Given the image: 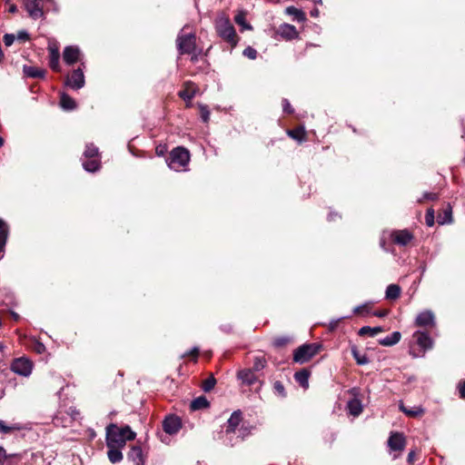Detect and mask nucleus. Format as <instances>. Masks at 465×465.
I'll use <instances>...</instances> for the list:
<instances>
[{
    "label": "nucleus",
    "instance_id": "f257e3e1",
    "mask_svg": "<svg viewBox=\"0 0 465 465\" xmlns=\"http://www.w3.org/2000/svg\"><path fill=\"white\" fill-rule=\"evenodd\" d=\"M136 437V433L126 425L118 427L116 424L111 423L106 427V446L124 448L126 441L133 440Z\"/></svg>",
    "mask_w": 465,
    "mask_h": 465
},
{
    "label": "nucleus",
    "instance_id": "f03ea898",
    "mask_svg": "<svg viewBox=\"0 0 465 465\" xmlns=\"http://www.w3.org/2000/svg\"><path fill=\"white\" fill-rule=\"evenodd\" d=\"M215 28L218 35L230 43L232 47L237 45L238 38L236 32L228 17L224 15L218 17L215 23Z\"/></svg>",
    "mask_w": 465,
    "mask_h": 465
},
{
    "label": "nucleus",
    "instance_id": "7ed1b4c3",
    "mask_svg": "<svg viewBox=\"0 0 465 465\" xmlns=\"http://www.w3.org/2000/svg\"><path fill=\"white\" fill-rule=\"evenodd\" d=\"M189 161V151L183 147H176L170 153L168 166L174 171H180L188 164Z\"/></svg>",
    "mask_w": 465,
    "mask_h": 465
},
{
    "label": "nucleus",
    "instance_id": "20e7f679",
    "mask_svg": "<svg viewBox=\"0 0 465 465\" xmlns=\"http://www.w3.org/2000/svg\"><path fill=\"white\" fill-rule=\"evenodd\" d=\"M320 346L316 343L303 344L295 350L293 361L298 363L309 361L319 351Z\"/></svg>",
    "mask_w": 465,
    "mask_h": 465
},
{
    "label": "nucleus",
    "instance_id": "39448f33",
    "mask_svg": "<svg viewBox=\"0 0 465 465\" xmlns=\"http://www.w3.org/2000/svg\"><path fill=\"white\" fill-rule=\"evenodd\" d=\"M177 47L180 54H193L196 48L195 35H179L177 37Z\"/></svg>",
    "mask_w": 465,
    "mask_h": 465
},
{
    "label": "nucleus",
    "instance_id": "423d86ee",
    "mask_svg": "<svg viewBox=\"0 0 465 465\" xmlns=\"http://www.w3.org/2000/svg\"><path fill=\"white\" fill-rule=\"evenodd\" d=\"M33 363L26 358H18L13 361L11 370L21 376L27 377L31 374Z\"/></svg>",
    "mask_w": 465,
    "mask_h": 465
},
{
    "label": "nucleus",
    "instance_id": "0eeeda50",
    "mask_svg": "<svg viewBox=\"0 0 465 465\" xmlns=\"http://www.w3.org/2000/svg\"><path fill=\"white\" fill-rule=\"evenodd\" d=\"M415 324L420 327H434L435 326V315L430 311L426 310L420 312L415 320Z\"/></svg>",
    "mask_w": 465,
    "mask_h": 465
},
{
    "label": "nucleus",
    "instance_id": "6e6552de",
    "mask_svg": "<svg viewBox=\"0 0 465 465\" xmlns=\"http://www.w3.org/2000/svg\"><path fill=\"white\" fill-rule=\"evenodd\" d=\"M24 5L30 17L33 19L44 17L45 13L39 5L38 0H24Z\"/></svg>",
    "mask_w": 465,
    "mask_h": 465
},
{
    "label": "nucleus",
    "instance_id": "1a4fd4ad",
    "mask_svg": "<svg viewBox=\"0 0 465 465\" xmlns=\"http://www.w3.org/2000/svg\"><path fill=\"white\" fill-rule=\"evenodd\" d=\"M406 445V439L403 434L399 432H393L391 434L388 440V446L391 450L401 451L404 450Z\"/></svg>",
    "mask_w": 465,
    "mask_h": 465
},
{
    "label": "nucleus",
    "instance_id": "9d476101",
    "mask_svg": "<svg viewBox=\"0 0 465 465\" xmlns=\"http://www.w3.org/2000/svg\"><path fill=\"white\" fill-rule=\"evenodd\" d=\"M66 84L72 89H80L84 85V75L81 69L74 70L70 76L67 77Z\"/></svg>",
    "mask_w": 465,
    "mask_h": 465
},
{
    "label": "nucleus",
    "instance_id": "9b49d317",
    "mask_svg": "<svg viewBox=\"0 0 465 465\" xmlns=\"http://www.w3.org/2000/svg\"><path fill=\"white\" fill-rule=\"evenodd\" d=\"M163 430L168 434H175L181 429V420L178 417L169 416L163 423Z\"/></svg>",
    "mask_w": 465,
    "mask_h": 465
},
{
    "label": "nucleus",
    "instance_id": "f8f14e48",
    "mask_svg": "<svg viewBox=\"0 0 465 465\" xmlns=\"http://www.w3.org/2000/svg\"><path fill=\"white\" fill-rule=\"evenodd\" d=\"M412 238V234L407 230L394 231L391 233L393 242L401 246L407 245Z\"/></svg>",
    "mask_w": 465,
    "mask_h": 465
},
{
    "label": "nucleus",
    "instance_id": "ddd939ff",
    "mask_svg": "<svg viewBox=\"0 0 465 465\" xmlns=\"http://www.w3.org/2000/svg\"><path fill=\"white\" fill-rule=\"evenodd\" d=\"M63 57L67 64H73L80 58V49L76 46H66L64 50Z\"/></svg>",
    "mask_w": 465,
    "mask_h": 465
},
{
    "label": "nucleus",
    "instance_id": "4468645a",
    "mask_svg": "<svg viewBox=\"0 0 465 465\" xmlns=\"http://www.w3.org/2000/svg\"><path fill=\"white\" fill-rule=\"evenodd\" d=\"M413 338L416 340L417 344L423 351L432 347V340L427 333L423 331H418L414 332Z\"/></svg>",
    "mask_w": 465,
    "mask_h": 465
},
{
    "label": "nucleus",
    "instance_id": "2eb2a0df",
    "mask_svg": "<svg viewBox=\"0 0 465 465\" xmlns=\"http://www.w3.org/2000/svg\"><path fill=\"white\" fill-rule=\"evenodd\" d=\"M48 51L50 54V67L54 71H59L60 65H59V59H60V53L58 46L55 44H50L48 46Z\"/></svg>",
    "mask_w": 465,
    "mask_h": 465
},
{
    "label": "nucleus",
    "instance_id": "dca6fc26",
    "mask_svg": "<svg viewBox=\"0 0 465 465\" xmlns=\"http://www.w3.org/2000/svg\"><path fill=\"white\" fill-rule=\"evenodd\" d=\"M278 33L281 35V36L287 40L295 39L299 35V33L296 30L295 26L289 24L282 25L279 27Z\"/></svg>",
    "mask_w": 465,
    "mask_h": 465
},
{
    "label": "nucleus",
    "instance_id": "f3484780",
    "mask_svg": "<svg viewBox=\"0 0 465 465\" xmlns=\"http://www.w3.org/2000/svg\"><path fill=\"white\" fill-rule=\"evenodd\" d=\"M127 457L134 463V465H144L143 450L138 446L132 447Z\"/></svg>",
    "mask_w": 465,
    "mask_h": 465
},
{
    "label": "nucleus",
    "instance_id": "a211bd4d",
    "mask_svg": "<svg viewBox=\"0 0 465 465\" xmlns=\"http://www.w3.org/2000/svg\"><path fill=\"white\" fill-rule=\"evenodd\" d=\"M196 86L193 83H186L183 90L179 92V96L184 101H191L196 94Z\"/></svg>",
    "mask_w": 465,
    "mask_h": 465
},
{
    "label": "nucleus",
    "instance_id": "6ab92c4d",
    "mask_svg": "<svg viewBox=\"0 0 465 465\" xmlns=\"http://www.w3.org/2000/svg\"><path fill=\"white\" fill-rule=\"evenodd\" d=\"M238 378L242 380V382L252 385L257 381V377L254 374V371L252 369L242 370L238 372Z\"/></svg>",
    "mask_w": 465,
    "mask_h": 465
},
{
    "label": "nucleus",
    "instance_id": "aec40b11",
    "mask_svg": "<svg viewBox=\"0 0 465 465\" xmlns=\"http://www.w3.org/2000/svg\"><path fill=\"white\" fill-rule=\"evenodd\" d=\"M24 74L31 78H43L45 77V70L35 67V66H28L25 65L23 68Z\"/></svg>",
    "mask_w": 465,
    "mask_h": 465
},
{
    "label": "nucleus",
    "instance_id": "412c9836",
    "mask_svg": "<svg viewBox=\"0 0 465 465\" xmlns=\"http://www.w3.org/2000/svg\"><path fill=\"white\" fill-rule=\"evenodd\" d=\"M241 412L240 411H234L230 419L228 420V425H227V429H226V432L227 433H230V432H234L236 428L238 427V425L240 424V421H241Z\"/></svg>",
    "mask_w": 465,
    "mask_h": 465
},
{
    "label": "nucleus",
    "instance_id": "4be33fe9",
    "mask_svg": "<svg viewBox=\"0 0 465 465\" xmlns=\"http://www.w3.org/2000/svg\"><path fill=\"white\" fill-rule=\"evenodd\" d=\"M309 377L310 372L305 369L297 371L294 374L295 381L304 389H307L309 387Z\"/></svg>",
    "mask_w": 465,
    "mask_h": 465
},
{
    "label": "nucleus",
    "instance_id": "5701e85b",
    "mask_svg": "<svg viewBox=\"0 0 465 465\" xmlns=\"http://www.w3.org/2000/svg\"><path fill=\"white\" fill-rule=\"evenodd\" d=\"M401 334L399 331L392 332L390 336H387L379 341V343L382 346H392L400 341Z\"/></svg>",
    "mask_w": 465,
    "mask_h": 465
},
{
    "label": "nucleus",
    "instance_id": "b1692460",
    "mask_svg": "<svg viewBox=\"0 0 465 465\" xmlns=\"http://www.w3.org/2000/svg\"><path fill=\"white\" fill-rule=\"evenodd\" d=\"M107 448L109 449L108 452H107V456H108L109 460L112 463H117L123 460L124 456L120 450V449H121L120 447H107Z\"/></svg>",
    "mask_w": 465,
    "mask_h": 465
},
{
    "label": "nucleus",
    "instance_id": "393cba45",
    "mask_svg": "<svg viewBox=\"0 0 465 465\" xmlns=\"http://www.w3.org/2000/svg\"><path fill=\"white\" fill-rule=\"evenodd\" d=\"M347 408L349 410V412L353 416H358L362 411L361 402L358 399L351 400L347 404Z\"/></svg>",
    "mask_w": 465,
    "mask_h": 465
},
{
    "label": "nucleus",
    "instance_id": "a878e982",
    "mask_svg": "<svg viewBox=\"0 0 465 465\" xmlns=\"http://www.w3.org/2000/svg\"><path fill=\"white\" fill-rule=\"evenodd\" d=\"M401 287L398 284H390L385 292V297L388 300H396L400 297Z\"/></svg>",
    "mask_w": 465,
    "mask_h": 465
},
{
    "label": "nucleus",
    "instance_id": "bb28decb",
    "mask_svg": "<svg viewBox=\"0 0 465 465\" xmlns=\"http://www.w3.org/2000/svg\"><path fill=\"white\" fill-rule=\"evenodd\" d=\"M246 14L243 11L238 12L234 17L235 23L242 27V30H252V26L246 22Z\"/></svg>",
    "mask_w": 465,
    "mask_h": 465
},
{
    "label": "nucleus",
    "instance_id": "cd10ccee",
    "mask_svg": "<svg viewBox=\"0 0 465 465\" xmlns=\"http://www.w3.org/2000/svg\"><path fill=\"white\" fill-rule=\"evenodd\" d=\"M60 104L64 110H73L76 107L74 100L66 94H62Z\"/></svg>",
    "mask_w": 465,
    "mask_h": 465
},
{
    "label": "nucleus",
    "instance_id": "c85d7f7f",
    "mask_svg": "<svg viewBox=\"0 0 465 465\" xmlns=\"http://www.w3.org/2000/svg\"><path fill=\"white\" fill-rule=\"evenodd\" d=\"M285 13L287 15H292L294 17V19L299 22H303L306 19L305 14L302 10H300L294 6H288L285 9Z\"/></svg>",
    "mask_w": 465,
    "mask_h": 465
},
{
    "label": "nucleus",
    "instance_id": "c756f323",
    "mask_svg": "<svg viewBox=\"0 0 465 465\" xmlns=\"http://www.w3.org/2000/svg\"><path fill=\"white\" fill-rule=\"evenodd\" d=\"M208 405H209V402L206 400V398L203 396H201V397L194 399L191 402V409L193 411L201 410V409H204V408L208 407Z\"/></svg>",
    "mask_w": 465,
    "mask_h": 465
},
{
    "label": "nucleus",
    "instance_id": "7c9ffc66",
    "mask_svg": "<svg viewBox=\"0 0 465 465\" xmlns=\"http://www.w3.org/2000/svg\"><path fill=\"white\" fill-rule=\"evenodd\" d=\"M451 208L450 206H448L443 212L442 213H440L438 215V223L440 224H446V223H451L452 221V217H451Z\"/></svg>",
    "mask_w": 465,
    "mask_h": 465
},
{
    "label": "nucleus",
    "instance_id": "2f4dec72",
    "mask_svg": "<svg viewBox=\"0 0 465 465\" xmlns=\"http://www.w3.org/2000/svg\"><path fill=\"white\" fill-rule=\"evenodd\" d=\"M383 331V329L381 327H369V326H364L362 328L360 329L359 331V335H370L371 337L377 335L378 333Z\"/></svg>",
    "mask_w": 465,
    "mask_h": 465
},
{
    "label": "nucleus",
    "instance_id": "473e14b6",
    "mask_svg": "<svg viewBox=\"0 0 465 465\" xmlns=\"http://www.w3.org/2000/svg\"><path fill=\"white\" fill-rule=\"evenodd\" d=\"M83 166L87 172H95L100 167V162L95 158H91L83 163Z\"/></svg>",
    "mask_w": 465,
    "mask_h": 465
},
{
    "label": "nucleus",
    "instance_id": "72a5a7b5",
    "mask_svg": "<svg viewBox=\"0 0 465 465\" xmlns=\"http://www.w3.org/2000/svg\"><path fill=\"white\" fill-rule=\"evenodd\" d=\"M401 410L410 417H420L424 413V410L420 407L408 409L401 405Z\"/></svg>",
    "mask_w": 465,
    "mask_h": 465
},
{
    "label": "nucleus",
    "instance_id": "f704fd0d",
    "mask_svg": "<svg viewBox=\"0 0 465 465\" xmlns=\"http://www.w3.org/2000/svg\"><path fill=\"white\" fill-rule=\"evenodd\" d=\"M287 133L290 137L297 141H302L305 136V130L303 127L289 130Z\"/></svg>",
    "mask_w": 465,
    "mask_h": 465
},
{
    "label": "nucleus",
    "instance_id": "c9c22d12",
    "mask_svg": "<svg viewBox=\"0 0 465 465\" xmlns=\"http://www.w3.org/2000/svg\"><path fill=\"white\" fill-rule=\"evenodd\" d=\"M351 353L359 365H364L369 362V359L367 358V356L364 354H361L355 347L351 349Z\"/></svg>",
    "mask_w": 465,
    "mask_h": 465
},
{
    "label": "nucleus",
    "instance_id": "e433bc0d",
    "mask_svg": "<svg viewBox=\"0 0 465 465\" xmlns=\"http://www.w3.org/2000/svg\"><path fill=\"white\" fill-rule=\"evenodd\" d=\"M266 366V360L264 357L257 356L254 358V362L252 366V371H259L262 369H264Z\"/></svg>",
    "mask_w": 465,
    "mask_h": 465
},
{
    "label": "nucleus",
    "instance_id": "4c0bfd02",
    "mask_svg": "<svg viewBox=\"0 0 465 465\" xmlns=\"http://www.w3.org/2000/svg\"><path fill=\"white\" fill-rule=\"evenodd\" d=\"M98 154V148L93 144L87 145L84 155L87 158H94Z\"/></svg>",
    "mask_w": 465,
    "mask_h": 465
},
{
    "label": "nucleus",
    "instance_id": "58836bf2",
    "mask_svg": "<svg viewBox=\"0 0 465 465\" xmlns=\"http://www.w3.org/2000/svg\"><path fill=\"white\" fill-rule=\"evenodd\" d=\"M215 383V379L213 377H210L203 382V390L204 391H210L214 387Z\"/></svg>",
    "mask_w": 465,
    "mask_h": 465
},
{
    "label": "nucleus",
    "instance_id": "ea45409f",
    "mask_svg": "<svg viewBox=\"0 0 465 465\" xmlns=\"http://www.w3.org/2000/svg\"><path fill=\"white\" fill-rule=\"evenodd\" d=\"M243 55L249 59L254 60L257 57V51L252 46H248L243 50Z\"/></svg>",
    "mask_w": 465,
    "mask_h": 465
},
{
    "label": "nucleus",
    "instance_id": "a19ab883",
    "mask_svg": "<svg viewBox=\"0 0 465 465\" xmlns=\"http://www.w3.org/2000/svg\"><path fill=\"white\" fill-rule=\"evenodd\" d=\"M199 107L203 121L205 123L208 122L210 119V111L208 110L207 106L201 104Z\"/></svg>",
    "mask_w": 465,
    "mask_h": 465
},
{
    "label": "nucleus",
    "instance_id": "79ce46f5",
    "mask_svg": "<svg viewBox=\"0 0 465 465\" xmlns=\"http://www.w3.org/2000/svg\"><path fill=\"white\" fill-rule=\"evenodd\" d=\"M425 221L426 224L430 227L434 224V211L432 209L427 211Z\"/></svg>",
    "mask_w": 465,
    "mask_h": 465
},
{
    "label": "nucleus",
    "instance_id": "37998d69",
    "mask_svg": "<svg viewBox=\"0 0 465 465\" xmlns=\"http://www.w3.org/2000/svg\"><path fill=\"white\" fill-rule=\"evenodd\" d=\"M288 342H289V339L288 338H286V337H280V338H276L273 341V345L275 347H282V346L286 345Z\"/></svg>",
    "mask_w": 465,
    "mask_h": 465
},
{
    "label": "nucleus",
    "instance_id": "c03bdc74",
    "mask_svg": "<svg viewBox=\"0 0 465 465\" xmlns=\"http://www.w3.org/2000/svg\"><path fill=\"white\" fill-rule=\"evenodd\" d=\"M15 39V35L12 34H6L4 36V43L6 46H10L13 45L14 41Z\"/></svg>",
    "mask_w": 465,
    "mask_h": 465
},
{
    "label": "nucleus",
    "instance_id": "a18cd8bd",
    "mask_svg": "<svg viewBox=\"0 0 465 465\" xmlns=\"http://www.w3.org/2000/svg\"><path fill=\"white\" fill-rule=\"evenodd\" d=\"M15 38L19 41L25 42V41L29 40V35L26 31L22 30L17 33V35L15 36Z\"/></svg>",
    "mask_w": 465,
    "mask_h": 465
},
{
    "label": "nucleus",
    "instance_id": "49530a36",
    "mask_svg": "<svg viewBox=\"0 0 465 465\" xmlns=\"http://www.w3.org/2000/svg\"><path fill=\"white\" fill-rule=\"evenodd\" d=\"M16 427H9L6 426L5 423L3 420H0V431L3 433H8L14 430H16Z\"/></svg>",
    "mask_w": 465,
    "mask_h": 465
},
{
    "label": "nucleus",
    "instance_id": "de8ad7c7",
    "mask_svg": "<svg viewBox=\"0 0 465 465\" xmlns=\"http://www.w3.org/2000/svg\"><path fill=\"white\" fill-rule=\"evenodd\" d=\"M7 233L0 232V252L4 251V248L6 243Z\"/></svg>",
    "mask_w": 465,
    "mask_h": 465
},
{
    "label": "nucleus",
    "instance_id": "09e8293b",
    "mask_svg": "<svg viewBox=\"0 0 465 465\" xmlns=\"http://www.w3.org/2000/svg\"><path fill=\"white\" fill-rule=\"evenodd\" d=\"M282 106H283L284 112H287L289 114L292 113V106L287 99L282 100Z\"/></svg>",
    "mask_w": 465,
    "mask_h": 465
},
{
    "label": "nucleus",
    "instance_id": "8fccbe9b",
    "mask_svg": "<svg viewBox=\"0 0 465 465\" xmlns=\"http://www.w3.org/2000/svg\"><path fill=\"white\" fill-rule=\"evenodd\" d=\"M198 354H199V349L197 347H194L189 352L183 355V357H184L186 355H192L196 358L198 356Z\"/></svg>",
    "mask_w": 465,
    "mask_h": 465
},
{
    "label": "nucleus",
    "instance_id": "3c124183",
    "mask_svg": "<svg viewBox=\"0 0 465 465\" xmlns=\"http://www.w3.org/2000/svg\"><path fill=\"white\" fill-rule=\"evenodd\" d=\"M274 388L277 390L280 393H283L284 388L283 385L280 381H276L274 383Z\"/></svg>",
    "mask_w": 465,
    "mask_h": 465
},
{
    "label": "nucleus",
    "instance_id": "603ef678",
    "mask_svg": "<svg viewBox=\"0 0 465 465\" xmlns=\"http://www.w3.org/2000/svg\"><path fill=\"white\" fill-rule=\"evenodd\" d=\"M0 232H5L7 233V226L5 223L0 219Z\"/></svg>",
    "mask_w": 465,
    "mask_h": 465
},
{
    "label": "nucleus",
    "instance_id": "864d4df0",
    "mask_svg": "<svg viewBox=\"0 0 465 465\" xmlns=\"http://www.w3.org/2000/svg\"><path fill=\"white\" fill-rule=\"evenodd\" d=\"M6 459L5 450L0 447V463H2Z\"/></svg>",
    "mask_w": 465,
    "mask_h": 465
},
{
    "label": "nucleus",
    "instance_id": "5fc2aeb1",
    "mask_svg": "<svg viewBox=\"0 0 465 465\" xmlns=\"http://www.w3.org/2000/svg\"><path fill=\"white\" fill-rule=\"evenodd\" d=\"M460 393L462 398H465V381L460 383Z\"/></svg>",
    "mask_w": 465,
    "mask_h": 465
},
{
    "label": "nucleus",
    "instance_id": "6e6d98bb",
    "mask_svg": "<svg viewBox=\"0 0 465 465\" xmlns=\"http://www.w3.org/2000/svg\"><path fill=\"white\" fill-rule=\"evenodd\" d=\"M367 308V304L357 306L354 308V313H361Z\"/></svg>",
    "mask_w": 465,
    "mask_h": 465
},
{
    "label": "nucleus",
    "instance_id": "4d7b16f0",
    "mask_svg": "<svg viewBox=\"0 0 465 465\" xmlns=\"http://www.w3.org/2000/svg\"><path fill=\"white\" fill-rule=\"evenodd\" d=\"M45 350V345L43 343H37L36 346H35V351L38 352V353H42L44 352Z\"/></svg>",
    "mask_w": 465,
    "mask_h": 465
},
{
    "label": "nucleus",
    "instance_id": "13d9d810",
    "mask_svg": "<svg viewBox=\"0 0 465 465\" xmlns=\"http://www.w3.org/2000/svg\"><path fill=\"white\" fill-rule=\"evenodd\" d=\"M414 458H415V451L414 450L410 451L409 454H408V461L410 463L413 462L414 461Z\"/></svg>",
    "mask_w": 465,
    "mask_h": 465
},
{
    "label": "nucleus",
    "instance_id": "bf43d9fd",
    "mask_svg": "<svg viewBox=\"0 0 465 465\" xmlns=\"http://www.w3.org/2000/svg\"><path fill=\"white\" fill-rule=\"evenodd\" d=\"M424 198L427 200H435L437 199V195L435 193H425Z\"/></svg>",
    "mask_w": 465,
    "mask_h": 465
},
{
    "label": "nucleus",
    "instance_id": "052dcab7",
    "mask_svg": "<svg viewBox=\"0 0 465 465\" xmlns=\"http://www.w3.org/2000/svg\"><path fill=\"white\" fill-rule=\"evenodd\" d=\"M388 314V312L387 311H379V312H374V315L377 316V317H384Z\"/></svg>",
    "mask_w": 465,
    "mask_h": 465
},
{
    "label": "nucleus",
    "instance_id": "680f3d73",
    "mask_svg": "<svg viewBox=\"0 0 465 465\" xmlns=\"http://www.w3.org/2000/svg\"><path fill=\"white\" fill-rule=\"evenodd\" d=\"M247 434H248V432H247V429L246 428H241L239 430V436H241L242 438H243Z\"/></svg>",
    "mask_w": 465,
    "mask_h": 465
},
{
    "label": "nucleus",
    "instance_id": "e2e57ef3",
    "mask_svg": "<svg viewBox=\"0 0 465 465\" xmlns=\"http://www.w3.org/2000/svg\"><path fill=\"white\" fill-rule=\"evenodd\" d=\"M319 15V10L318 9H313L312 12H311V15L312 16H318Z\"/></svg>",
    "mask_w": 465,
    "mask_h": 465
},
{
    "label": "nucleus",
    "instance_id": "0e129e2a",
    "mask_svg": "<svg viewBox=\"0 0 465 465\" xmlns=\"http://www.w3.org/2000/svg\"><path fill=\"white\" fill-rule=\"evenodd\" d=\"M16 10H17V8L15 5H11L9 8V12H11V13H15Z\"/></svg>",
    "mask_w": 465,
    "mask_h": 465
},
{
    "label": "nucleus",
    "instance_id": "69168bd1",
    "mask_svg": "<svg viewBox=\"0 0 465 465\" xmlns=\"http://www.w3.org/2000/svg\"><path fill=\"white\" fill-rule=\"evenodd\" d=\"M13 317L15 320H18V318H19L18 314L15 312H13Z\"/></svg>",
    "mask_w": 465,
    "mask_h": 465
},
{
    "label": "nucleus",
    "instance_id": "338daca9",
    "mask_svg": "<svg viewBox=\"0 0 465 465\" xmlns=\"http://www.w3.org/2000/svg\"><path fill=\"white\" fill-rule=\"evenodd\" d=\"M196 60H197V54H195L193 53V55L192 56V61H193V62H194V61H196Z\"/></svg>",
    "mask_w": 465,
    "mask_h": 465
},
{
    "label": "nucleus",
    "instance_id": "774afa93",
    "mask_svg": "<svg viewBox=\"0 0 465 465\" xmlns=\"http://www.w3.org/2000/svg\"><path fill=\"white\" fill-rule=\"evenodd\" d=\"M4 144V139L0 136V147H2Z\"/></svg>",
    "mask_w": 465,
    "mask_h": 465
}]
</instances>
